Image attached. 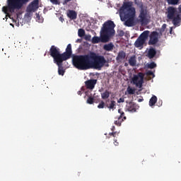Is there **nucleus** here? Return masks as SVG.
<instances>
[{
    "label": "nucleus",
    "mask_w": 181,
    "mask_h": 181,
    "mask_svg": "<svg viewBox=\"0 0 181 181\" xmlns=\"http://www.w3.org/2000/svg\"><path fill=\"white\" fill-rule=\"evenodd\" d=\"M142 101H144V99H141V98L138 99V103H142Z\"/></svg>",
    "instance_id": "obj_43"
},
{
    "label": "nucleus",
    "mask_w": 181,
    "mask_h": 181,
    "mask_svg": "<svg viewBox=\"0 0 181 181\" xmlns=\"http://www.w3.org/2000/svg\"><path fill=\"white\" fill-rule=\"evenodd\" d=\"M72 54H73V51L71 50V44H69L66 48V52L62 53L63 62H66V60H69V59L71 57Z\"/></svg>",
    "instance_id": "obj_10"
},
{
    "label": "nucleus",
    "mask_w": 181,
    "mask_h": 181,
    "mask_svg": "<svg viewBox=\"0 0 181 181\" xmlns=\"http://www.w3.org/2000/svg\"><path fill=\"white\" fill-rule=\"evenodd\" d=\"M125 100L124 99V98H120L118 100L117 103H124Z\"/></svg>",
    "instance_id": "obj_38"
},
{
    "label": "nucleus",
    "mask_w": 181,
    "mask_h": 181,
    "mask_svg": "<svg viewBox=\"0 0 181 181\" xmlns=\"http://www.w3.org/2000/svg\"><path fill=\"white\" fill-rule=\"evenodd\" d=\"M127 57V53L124 51H119L117 54V56L116 57V61L119 63L122 62Z\"/></svg>",
    "instance_id": "obj_16"
},
{
    "label": "nucleus",
    "mask_w": 181,
    "mask_h": 181,
    "mask_svg": "<svg viewBox=\"0 0 181 181\" xmlns=\"http://www.w3.org/2000/svg\"><path fill=\"white\" fill-rule=\"evenodd\" d=\"M116 103L115 100H112L110 102V104L109 106H107V108H109V110H115V106H116Z\"/></svg>",
    "instance_id": "obj_25"
},
{
    "label": "nucleus",
    "mask_w": 181,
    "mask_h": 181,
    "mask_svg": "<svg viewBox=\"0 0 181 181\" xmlns=\"http://www.w3.org/2000/svg\"><path fill=\"white\" fill-rule=\"evenodd\" d=\"M78 36H79V37H83V36H86V31L84 29L81 28L78 30Z\"/></svg>",
    "instance_id": "obj_23"
},
{
    "label": "nucleus",
    "mask_w": 181,
    "mask_h": 181,
    "mask_svg": "<svg viewBox=\"0 0 181 181\" xmlns=\"http://www.w3.org/2000/svg\"><path fill=\"white\" fill-rule=\"evenodd\" d=\"M111 130H112V131H115V126H112Z\"/></svg>",
    "instance_id": "obj_44"
},
{
    "label": "nucleus",
    "mask_w": 181,
    "mask_h": 181,
    "mask_svg": "<svg viewBox=\"0 0 181 181\" xmlns=\"http://www.w3.org/2000/svg\"><path fill=\"white\" fill-rule=\"evenodd\" d=\"M30 0H7V6L2 7V11L7 13H15L21 11Z\"/></svg>",
    "instance_id": "obj_4"
},
{
    "label": "nucleus",
    "mask_w": 181,
    "mask_h": 181,
    "mask_svg": "<svg viewBox=\"0 0 181 181\" xmlns=\"http://www.w3.org/2000/svg\"><path fill=\"white\" fill-rule=\"evenodd\" d=\"M178 9H179V11H180V13H181V4L179 6Z\"/></svg>",
    "instance_id": "obj_45"
},
{
    "label": "nucleus",
    "mask_w": 181,
    "mask_h": 181,
    "mask_svg": "<svg viewBox=\"0 0 181 181\" xmlns=\"http://www.w3.org/2000/svg\"><path fill=\"white\" fill-rule=\"evenodd\" d=\"M146 56L148 59H153L156 56V49L155 48H150Z\"/></svg>",
    "instance_id": "obj_18"
},
{
    "label": "nucleus",
    "mask_w": 181,
    "mask_h": 181,
    "mask_svg": "<svg viewBox=\"0 0 181 181\" xmlns=\"http://www.w3.org/2000/svg\"><path fill=\"white\" fill-rule=\"evenodd\" d=\"M170 21H173V23L174 26H177V25H179V23H180V21H181L180 14H177Z\"/></svg>",
    "instance_id": "obj_17"
},
{
    "label": "nucleus",
    "mask_w": 181,
    "mask_h": 181,
    "mask_svg": "<svg viewBox=\"0 0 181 181\" xmlns=\"http://www.w3.org/2000/svg\"><path fill=\"white\" fill-rule=\"evenodd\" d=\"M125 115V113L124 112H122L120 113V116L119 118H120L121 119H122V117H123V119H127V117L124 116Z\"/></svg>",
    "instance_id": "obj_34"
},
{
    "label": "nucleus",
    "mask_w": 181,
    "mask_h": 181,
    "mask_svg": "<svg viewBox=\"0 0 181 181\" xmlns=\"http://www.w3.org/2000/svg\"><path fill=\"white\" fill-rule=\"evenodd\" d=\"M124 122V119H121V117H118L117 120L115 121V124L117 127H121V124Z\"/></svg>",
    "instance_id": "obj_24"
},
{
    "label": "nucleus",
    "mask_w": 181,
    "mask_h": 181,
    "mask_svg": "<svg viewBox=\"0 0 181 181\" xmlns=\"http://www.w3.org/2000/svg\"><path fill=\"white\" fill-rule=\"evenodd\" d=\"M155 67H156V64L155 62L147 64V69H155Z\"/></svg>",
    "instance_id": "obj_28"
},
{
    "label": "nucleus",
    "mask_w": 181,
    "mask_h": 181,
    "mask_svg": "<svg viewBox=\"0 0 181 181\" xmlns=\"http://www.w3.org/2000/svg\"><path fill=\"white\" fill-rule=\"evenodd\" d=\"M85 39H86V40H90V39H91V35H86L85 36Z\"/></svg>",
    "instance_id": "obj_40"
},
{
    "label": "nucleus",
    "mask_w": 181,
    "mask_h": 181,
    "mask_svg": "<svg viewBox=\"0 0 181 181\" xmlns=\"http://www.w3.org/2000/svg\"><path fill=\"white\" fill-rule=\"evenodd\" d=\"M62 66H63V64ZM58 66V74L59 76H64V70H63V66Z\"/></svg>",
    "instance_id": "obj_26"
},
{
    "label": "nucleus",
    "mask_w": 181,
    "mask_h": 181,
    "mask_svg": "<svg viewBox=\"0 0 181 181\" xmlns=\"http://www.w3.org/2000/svg\"><path fill=\"white\" fill-rule=\"evenodd\" d=\"M39 9V0H34L27 7V12H36Z\"/></svg>",
    "instance_id": "obj_11"
},
{
    "label": "nucleus",
    "mask_w": 181,
    "mask_h": 181,
    "mask_svg": "<svg viewBox=\"0 0 181 181\" xmlns=\"http://www.w3.org/2000/svg\"><path fill=\"white\" fill-rule=\"evenodd\" d=\"M79 40H80L78 39V40H77V42H79Z\"/></svg>",
    "instance_id": "obj_51"
},
{
    "label": "nucleus",
    "mask_w": 181,
    "mask_h": 181,
    "mask_svg": "<svg viewBox=\"0 0 181 181\" xmlns=\"http://www.w3.org/2000/svg\"><path fill=\"white\" fill-rule=\"evenodd\" d=\"M129 64L134 67V66L136 65V58L135 56L131 57L129 59Z\"/></svg>",
    "instance_id": "obj_21"
},
{
    "label": "nucleus",
    "mask_w": 181,
    "mask_h": 181,
    "mask_svg": "<svg viewBox=\"0 0 181 181\" xmlns=\"http://www.w3.org/2000/svg\"><path fill=\"white\" fill-rule=\"evenodd\" d=\"M144 78H145V74L139 72L136 75H134L132 81L133 84L136 85V87L142 88V84H144Z\"/></svg>",
    "instance_id": "obj_7"
},
{
    "label": "nucleus",
    "mask_w": 181,
    "mask_h": 181,
    "mask_svg": "<svg viewBox=\"0 0 181 181\" xmlns=\"http://www.w3.org/2000/svg\"><path fill=\"white\" fill-rule=\"evenodd\" d=\"M86 86V88L88 90H93L94 87H95V84H97V80L95 79H90L85 82Z\"/></svg>",
    "instance_id": "obj_14"
},
{
    "label": "nucleus",
    "mask_w": 181,
    "mask_h": 181,
    "mask_svg": "<svg viewBox=\"0 0 181 181\" xmlns=\"http://www.w3.org/2000/svg\"><path fill=\"white\" fill-rule=\"evenodd\" d=\"M66 16H68L71 21H74V19H77V12L74 10H68Z\"/></svg>",
    "instance_id": "obj_15"
},
{
    "label": "nucleus",
    "mask_w": 181,
    "mask_h": 181,
    "mask_svg": "<svg viewBox=\"0 0 181 181\" xmlns=\"http://www.w3.org/2000/svg\"><path fill=\"white\" fill-rule=\"evenodd\" d=\"M146 76H153V77H155V74L152 71H146Z\"/></svg>",
    "instance_id": "obj_36"
},
{
    "label": "nucleus",
    "mask_w": 181,
    "mask_h": 181,
    "mask_svg": "<svg viewBox=\"0 0 181 181\" xmlns=\"http://www.w3.org/2000/svg\"><path fill=\"white\" fill-rule=\"evenodd\" d=\"M177 10L176 8L169 6L167 9V18L170 21L171 19H173V17L176 16L177 15Z\"/></svg>",
    "instance_id": "obj_12"
},
{
    "label": "nucleus",
    "mask_w": 181,
    "mask_h": 181,
    "mask_svg": "<svg viewBox=\"0 0 181 181\" xmlns=\"http://www.w3.org/2000/svg\"><path fill=\"white\" fill-rule=\"evenodd\" d=\"M127 111L129 112H136V110L139 109V106L134 102H130L127 105Z\"/></svg>",
    "instance_id": "obj_13"
},
{
    "label": "nucleus",
    "mask_w": 181,
    "mask_h": 181,
    "mask_svg": "<svg viewBox=\"0 0 181 181\" xmlns=\"http://www.w3.org/2000/svg\"><path fill=\"white\" fill-rule=\"evenodd\" d=\"M52 5H60V1L59 0H49Z\"/></svg>",
    "instance_id": "obj_31"
},
{
    "label": "nucleus",
    "mask_w": 181,
    "mask_h": 181,
    "mask_svg": "<svg viewBox=\"0 0 181 181\" xmlns=\"http://www.w3.org/2000/svg\"><path fill=\"white\" fill-rule=\"evenodd\" d=\"M136 12L135 8L132 7V2H124L119 10V15L122 22H124L125 26L129 28L134 26Z\"/></svg>",
    "instance_id": "obj_3"
},
{
    "label": "nucleus",
    "mask_w": 181,
    "mask_h": 181,
    "mask_svg": "<svg viewBox=\"0 0 181 181\" xmlns=\"http://www.w3.org/2000/svg\"><path fill=\"white\" fill-rule=\"evenodd\" d=\"M127 93L128 94H135V89H132L131 87L127 88Z\"/></svg>",
    "instance_id": "obj_30"
},
{
    "label": "nucleus",
    "mask_w": 181,
    "mask_h": 181,
    "mask_svg": "<svg viewBox=\"0 0 181 181\" xmlns=\"http://www.w3.org/2000/svg\"><path fill=\"white\" fill-rule=\"evenodd\" d=\"M48 54L54 59V63L58 66L63 64V55L60 53V49L54 45H52Z\"/></svg>",
    "instance_id": "obj_5"
},
{
    "label": "nucleus",
    "mask_w": 181,
    "mask_h": 181,
    "mask_svg": "<svg viewBox=\"0 0 181 181\" xmlns=\"http://www.w3.org/2000/svg\"><path fill=\"white\" fill-rule=\"evenodd\" d=\"M148 36L150 37V40L148 41L149 46H152L153 45H156L158 42H159V39L158 38L159 37V34L156 31H153L151 33V34H148Z\"/></svg>",
    "instance_id": "obj_9"
},
{
    "label": "nucleus",
    "mask_w": 181,
    "mask_h": 181,
    "mask_svg": "<svg viewBox=\"0 0 181 181\" xmlns=\"http://www.w3.org/2000/svg\"><path fill=\"white\" fill-rule=\"evenodd\" d=\"M172 30H173V29L170 28V34H172Z\"/></svg>",
    "instance_id": "obj_49"
},
{
    "label": "nucleus",
    "mask_w": 181,
    "mask_h": 181,
    "mask_svg": "<svg viewBox=\"0 0 181 181\" xmlns=\"http://www.w3.org/2000/svg\"><path fill=\"white\" fill-rule=\"evenodd\" d=\"M166 24H163L160 30V33H163V32H165V30H166Z\"/></svg>",
    "instance_id": "obj_32"
},
{
    "label": "nucleus",
    "mask_w": 181,
    "mask_h": 181,
    "mask_svg": "<svg viewBox=\"0 0 181 181\" xmlns=\"http://www.w3.org/2000/svg\"><path fill=\"white\" fill-rule=\"evenodd\" d=\"M124 35H125V33L124 32V30H121L119 31H118V35L120 37L124 36Z\"/></svg>",
    "instance_id": "obj_37"
},
{
    "label": "nucleus",
    "mask_w": 181,
    "mask_h": 181,
    "mask_svg": "<svg viewBox=\"0 0 181 181\" xmlns=\"http://www.w3.org/2000/svg\"><path fill=\"white\" fill-rule=\"evenodd\" d=\"M114 144L115 146H118V145H119V144L117 141V139H114Z\"/></svg>",
    "instance_id": "obj_42"
},
{
    "label": "nucleus",
    "mask_w": 181,
    "mask_h": 181,
    "mask_svg": "<svg viewBox=\"0 0 181 181\" xmlns=\"http://www.w3.org/2000/svg\"><path fill=\"white\" fill-rule=\"evenodd\" d=\"M72 63L78 70H89V69L100 70L107 63V60L104 56L97 55L91 52L88 54L74 56Z\"/></svg>",
    "instance_id": "obj_1"
},
{
    "label": "nucleus",
    "mask_w": 181,
    "mask_h": 181,
    "mask_svg": "<svg viewBox=\"0 0 181 181\" xmlns=\"http://www.w3.org/2000/svg\"><path fill=\"white\" fill-rule=\"evenodd\" d=\"M124 66L127 67V66H128V64H127V63H125V64H124Z\"/></svg>",
    "instance_id": "obj_50"
},
{
    "label": "nucleus",
    "mask_w": 181,
    "mask_h": 181,
    "mask_svg": "<svg viewBox=\"0 0 181 181\" xmlns=\"http://www.w3.org/2000/svg\"><path fill=\"white\" fill-rule=\"evenodd\" d=\"M139 22L141 23V25H148V23H149V16L146 11L141 9L139 16Z\"/></svg>",
    "instance_id": "obj_8"
},
{
    "label": "nucleus",
    "mask_w": 181,
    "mask_h": 181,
    "mask_svg": "<svg viewBox=\"0 0 181 181\" xmlns=\"http://www.w3.org/2000/svg\"><path fill=\"white\" fill-rule=\"evenodd\" d=\"M158 101V98L156 95H153L149 100L150 107H153L156 102Z\"/></svg>",
    "instance_id": "obj_20"
},
{
    "label": "nucleus",
    "mask_w": 181,
    "mask_h": 181,
    "mask_svg": "<svg viewBox=\"0 0 181 181\" xmlns=\"http://www.w3.org/2000/svg\"><path fill=\"white\" fill-rule=\"evenodd\" d=\"M180 0H168V4L170 5H177L179 4Z\"/></svg>",
    "instance_id": "obj_29"
},
{
    "label": "nucleus",
    "mask_w": 181,
    "mask_h": 181,
    "mask_svg": "<svg viewBox=\"0 0 181 181\" xmlns=\"http://www.w3.org/2000/svg\"><path fill=\"white\" fill-rule=\"evenodd\" d=\"M109 135H110V136H113L114 138H116L117 135L118 136V133H117V132H110L109 133Z\"/></svg>",
    "instance_id": "obj_35"
},
{
    "label": "nucleus",
    "mask_w": 181,
    "mask_h": 181,
    "mask_svg": "<svg viewBox=\"0 0 181 181\" xmlns=\"http://www.w3.org/2000/svg\"><path fill=\"white\" fill-rule=\"evenodd\" d=\"M101 98L103 100H107V98H110V92L105 90L104 93H101Z\"/></svg>",
    "instance_id": "obj_22"
},
{
    "label": "nucleus",
    "mask_w": 181,
    "mask_h": 181,
    "mask_svg": "<svg viewBox=\"0 0 181 181\" xmlns=\"http://www.w3.org/2000/svg\"><path fill=\"white\" fill-rule=\"evenodd\" d=\"M148 37H149V30L144 31L135 41V47H141L142 49L145 42L148 40Z\"/></svg>",
    "instance_id": "obj_6"
},
{
    "label": "nucleus",
    "mask_w": 181,
    "mask_h": 181,
    "mask_svg": "<svg viewBox=\"0 0 181 181\" xmlns=\"http://www.w3.org/2000/svg\"><path fill=\"white\" fill-rule=\"evenodd\" d=\"M103 49L106 52H112V50H114V44H112V42L106 44L103 46Z\"/></svg>",
    "instance_id": "obj_19"
},
{
    "label": "nucleus",
    "mask_w": 181,
    "mask_h": 181,
    "mask_svg": "<svg viewBox=\"0 0 181 181\" xmlns=\"http://www.w3.org/2000/svg\"><path fill=\"white\" fill-rule=\"evenodd\" d=\"M71 0H64L63 1V5H67V4H69V2H70Z\"/></svg>",
    "instance_id": "obj_39"
},
{
    "label": "nucleus",
    "mask_w": 181,
    "mask_h": 181,
    "mask_svg": "<svg viewBox=\"0 0 181 181\" xmlns=\"http://www.w3.org/2000/svg\"><path fill=\"white\" fill-rule=\"evenodd\" d=\"M122 112L121 111V109H119V110H118V113H119V114H121Z\"/></svg>",
    "instance_id": "obj_46"
},
{
    "label": "nucleus",
    "mask_w": 181,
    "mask_h": 181,
    "mask_svg": "<svg viewBox=\"0 0 181 181\" xmlns=\"http://www.w3.org/2000/svg\"><path fill=\"white\" fill-rule=\"evenodd\" d=\"M104 105H105V103H104V101H101L98 105V108L99 109L104 108Z\"/></svg>",
    "instance_id": "obj_33"
},
{
    "label": "nucleus",
    "mask_w": 181,
    "mask_h": 181,
    "mask_svg": "<svg viewBox=\"0 0 181 181\" xmlns=\"http://www.w3.org/2000/svg\"><path fill=\"white\" fill-rule=\"evenodd\" d=\"M78 95H81V91H78Z\"/></svg>",
    "instance_id": "obj_47"
},
{
    "label": "nucleus",
    "mask_w": 181,
    "mask_h": 181,
    "mask_svg": "<svg viewBox=\"0 0 181 181\" xmlns=\"http://www.w3.org/2000/svg\"><path fill=\"white\" fill-rule=\"evenodd\" d=\"M37 18H38V19L40 18V16H39V14H37Z\"/></svg>",
    "instance_id": "obj_48"
},
{
    "label": "nucleus",
    "mask_w": 181,
    "mask_h": 181,
    "mask_svg": "<svg viewBox=\"0 0 181 181\" xmlns=\"http://www.w3.org/2000/svg\"><path fill=\"white\" fill-rule=\"evenodd\" d=\"M59 21H60V22L63 23V22H64V18H63V16H60L59 18Z\"/></svg>",
    "instance_id": "obj_41"
},
{
    "label": "nucleus",
    "mask_w": 181,
    "mask_h": 181,
    "mask_svg": "<svg viewBox=\"0 0 181 181\" xmlns=\"http://www.w3.org/2000/svg\"><path fill=\"white\" fill-rule=\"evenodd\" d=\"M88 104H94V98L93 96H89L86 100Z\"/></svg>",
    "instance_id": "obj_27"
},
{
    "label": "nucleus",
    "mask_w": 181,
    "mask_h": 181,
    "mask_svg": "<svg viewBox=\"0 0 181 181\" xmlns=\"http://www.w3.org/2000/svg\"><path fill=\"white\" fill-rule=\"evenodd\" d=\"M115 23L111 20L105 21L100 29V36H95L92 38V43H107L115 36Z\"/></svg>",
    "instance_id": "obj_2"
}]
</instances>
